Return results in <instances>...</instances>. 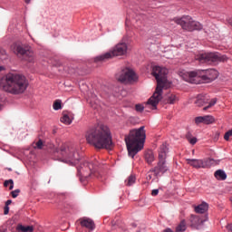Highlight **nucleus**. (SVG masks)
Masks as SVG:
<instances>
[{
	"label": "nucleus",
	"instance_id": "f257e3e1",
	"mask_svg": "<svg viewBox=\"0 0 232 232\" xmlns=\"http://www.w3.org/2000/svg\"><path fill=\"white\" fill-rule=\"evenodd\" d=\"M169 71L166 67L154 66L152 67L151 75L157 81V87L153 95L146 102L147 111L150 110H157V105L162 101L163 90L171 88V82L168 81Z\"/></svg>",
	"mask_w": 232,
	"mask_h": 232
},
{
	"label": "nucleus",
	"instance_id": "f03ea898",
	"mask_svg": "<svg viewBox=\"0 0 232 232\" xmlns=\"http://www.w3.org/2000/svg\"><path fill=\"white\" fill-rule=\"evenodd\" d=\"M88 144L96 148V150H112L113 140H111V131L104 124H98L90 128L85 135Z\"/></svg>",
	"mask_w": 232,
	"mask_h": 232
},
{
	"label": "nucleus",
	"instance_id": "7ed1b4c3",
	"mask_svg": "<svg viewBox=\"0 0 232 232\" xmlns=\"http://www.w3.org/2000/svg\"><path fill=\"white\" fill-rule=\"evenodd\" d=\"M0 88L11 95H21L28 88V80L23 74L9 72L1 78Z\"/></svg>",
	"mask_w": 232,
	"mask_h": 232
},
{
	"label": "nucleus",
	"instance_id": "20e7f679",
	"mask_svg": "<svg viewBox=\"0 0 232 232\" xmlns=\"http://www.w3.org/2000/svg\"><path fill=\"white\" fill-rule=\"evenodd\" d=\"M146 142V131L144 126L139 129H134L130 131L128 136H125V143L129 157L133 159L139 151L144 150V143Z\"/></svg>",
	"mask_w": 232,
	"mask_h": 232
},
{
	"label": "nucleus",
	"instance_id": "39448f33",
	"mask_svg": "<svg viewBox=\"0 0 232 232\" xmlns=\"http://www.w3.org/2000/svg\"><path fill=\"white\" fill-rule=\"evenodd\" d=\"M53 153L57 160L69 164L70 166H75L81 160V155L73 145L63 144L60 149H55Z\"/></svg>",
	"mask_w": 232,
	"mask_h": 232
},
{
	"label": "nucleus",
	"instance_id": "423d86ee",
	"mask_svg": "<svg viewBox=\"0 0 232 232\" xmlns=\"http://www.w3.org/2000/svg\"><path fill=\"white\" fill-rule=\"evenodd\" d=\"M183 81L197 84V79H202L205 82H213L218 77V71L215 69L198 70L192 72H186L181 74Z\"/></svg>",
	"mask_w": 232,
	"mask_h": 232
},
{
	"label": "nucleus",
	"instance_id": "0eeeda50",
	"mask_svg": "<svg viewBox=\"0 0 232 232\" xmlns=\"http://www.w3.org/2000/svg\"><path fill=\"white\" fill-rule=\"evenodd\" d=\"M168 153H169V148H168V144L163 143L159 150L158 165L150 170L152 173H154L155 177H162L164 173L169 171V167H168V164L166 163Z\"/></svg>",
	"mask_w": 232,
	"mask_h": 232
},
{
	"label": "nucleus",
	"instance_id": "6e6552de",
	"mask_svg": "<svg viewBox=\"0 0 232 232\" xmlns=\"http://www.w3.org/2000/svg\"><path fill=\"white\" fill-rule=\"evenodd\" d=\"M99 169V161L96 159H92L89 161H82L78 169V175L88 179L90 177H96L99 179L101 174L97 171Z\"/></svg>",
	"mask_w": 232,
	"mask_h": 232
},
{
	"label": "nucleus",
	"instance_id": "1a4fd4ad",
	"mask_svg": "<svg viewBox=\"0 0 232 232\" xmlns=\"http://www.w3.org/2000/svg\"><path fill=\"white\" fill-rule=\"evenodd\" d=\"M174 22L176 24L181 25V28L187 32H195V30L200 31L204 28L202 24L194 21L189 15H185L181 18H174Z\"/></svg>",
	"mask_w": 232,
	"mask_h": 232
},
{
	"label": "nucleus",
	"instance_id": "9d476101",
	"mask_svg": "<svg viewBox=\"0 0 232 232\" xmlns=\"http://www.w3.org/2000/svg\"><path fill=\"white\" fill-rule=\"evenodd\" d=\"M128 53V44L124 42H120L112 48L111 52L105 53L95 58V61H107L112 57H119L121 55H126Z\"/></svg>",
	"mask_w": 232,
	"mask_h": 232
},
{
	"label": "nucleus",
	"instance_id": "9b49d317",
	"mask_svg": "<svg viewBox=\"0 0 232 232\" xmlns=\"http://www.w3.org/2000/svg\"><path fill=\"white\" fill-rule=\"evenodd\" d=\"M116 80L122 84H133L137 81V73L133 69L125 67L116 74Z\"/></svg>",
	"mask_w": 232,
	"mask_h": 232
},
{
	"label": "nucleus",
	"instance_id": "f8f14e48",
	"mask_svg": "<svg viewBox=\"0 0 232 232\" xmlns=\"http://www.w3.org/2000/svg\"><path fill=\"white\" fill-rule=\"evenodd\" d=\"M197 59L199 63L211 64V63H224L227 61V56L218 53H204L199 54Z\"/></svg>",
	"mask_w": 232,
	"mask_h": 232
},
{
	"label": "nucleus",
	"instance_id": "ddd939ff",
	"mask_svg": "<svg viewBox=\"0 0 232 232\" xmlns=\"http://www.w3.org/2000/svg\"><path fill=\"white\" fill-rule=\"evenodd\" d=\"M14 53L24 61L28 63L34 62V53L30 50V47H26L20 44H14Z\"/></svg>",
	"mask_w": 232,
	"mask_h": 232
},
{
	"label": "nucleus",
	"instance_id": "4468645a",
	"mask_svg": "<svg viewBox=\"0 0 232 232\" xmlns=\"http://www.w3.org/2000/svg\"><path fill=\"white\" fill-rule=\"evenodd\" d=\"M187 164L195 168L196 169H206V168H211L213 164H215V160L213 159H203V160H197V159H187Z\"/></svg>",
	"mask_w": 232,
	"mask_h": 232
},
{
	"label": "nucleus",
	"instance_id": "2eb2a0df",
	"mask_svg": "<svg viewBox=\"0 0 232 232\" xmlns=\"http://www.w3.org/2000/svg\"><path fill=\"white\" fill-rule=\"evenodd\" d=\"M190 227H193L194 229H202V227L204 226V222H208V216L203 218L199 216H194L191 215L190 217Z\"/></svg>",
	"mask_w": 232,
	"mask_h": 232
},
{
	"label": "nucleus",
	"instance_id": "dca6fc26",
	"mask_svg": "<svg viewBox=\"0 0 232 232\" xmlns=\"http://www.w3.org/2000/svg\"><path fill=\"white\" fill-rule=\"evenodd\" d=\"M196 124H213L215 118L211 115L198 116L195 118Z\"/></svg>",
	"mask_w": 232,
	"mask_h": 232
},
{
	"label": "nucleus",
	"instance_id": "f3484780",
	"mask_svg": "<svg viewBox=\"0 0 232 232\" xmlns=\"http://www.w3.org/2000/svg\"><path fill=\"white\" fill-rule=\"evenodd\" d=\"M80 224L82 227H86V229H89V231H93V229H95V222L88 218L80 219Z\"/></svg>",
	"mask_w": 232,
	"mask_h": 232
},
{
	"label": "nucleus",
	"instance_id": "a211bd4d",
	"mask_svg": "<svg viewBox=\"0 0 232 232\" xmlns=\"http://www.w3.org/2000/svg\"><path fill=\"white\" fill-rule=\"evenodd\" d=\"M164 102L165 104H176V102H179V96L177 94L168 93L165 96Z\"/></svg>",
	"mask_w": 232,
	"mask_h": 232
},
{
	"label": "nucleus",
	"instance_id": "6ab92c4d",
	"mask_svg": "<svg viewBox=\"0 0 232 232\" xmlns=\"http://www.w3.org/2000/svg\"><path fill=\"white\" fill-rule=\"evenodd\" d=\"M61 122L66 125L72 124V121H73V116L70 112H63V117L61 118Z\"/></svg>",
	"mask_w": 232,
	"mask_h": 232
},
{
	"label": "nucleus",
	"instance_id": "aec40b11",
	"mask_svg": "<svg viewBox=\"0 0 232 232\" xmlns=\"http://www.w3.org/2000/svg\"><path fill=\"white\" fill-rule=\"evenodd\" d=\"M208 209H209V205H208L206 202H203L200 205L195 207L196 213H199L200 215L206 213Z\"/></svg>",
	"mask_w": 232,
	"mask_h": 232
},
{
	"label": "nucleus",
	"instance_id": "412c9836",
	"mask_svg": "<svg viewBox=\"0 0 232 232\" xmlns=\"http://www.w3.org/2000/svg\"><path fill=\"white\" fill-rule=\"evenodd\" d=\"M214 177L217 180H226V179H227V174H226V171L222 169H218L215 171Z\"/></svg>",
	"mask_w": 232,
	"mask_h": 232
},
{
	"label": "nucleus",
	"instance_id": "4be33fe9",
	"mask_svg": "<svg viewBox=\"0 0 232 232\" xmlns=\"http://www.w3.org/2000/svg\"><path fill=\"white\" fill-rule=\"evenodd\" d=\"M209 101V99H208L207 96H202L199 95L198 96V99L195 102L196 106H198L199 108L201 106H204V104H208V102Z\"/></svg>",
	"mask_w": 232,
	"mask_h": 232
},
{
	"label": "nucleus",
	"instance_id": "5701e85b",
	"mask_svg": "<svg viewBox=\"0 0 232 232\" xmlns=\"http://www.w3.org/2000/svg\"><path fill=\"white\" fill-rule=\"evenodd\" d=\"M146 160H147L148 164H151V162H153V160H155V154H153V150H147Z\"/></svg>",
	"mask_w": 232,
	"mask_h": 232
},
{
	"label": "nucleus",
	"instance_id": "b1692460",
	"mask_svg": "<svg viewBox=\"0 0 232 232\" xmlns=\"http://www.w3.org/2000/svg\"><path fill=\"white\" fill-rule=\"evenodd\" d=\"M186 229H188L186 220H181L180 223L176 227V232H184Z\"/></svg>",
	"mask_w": 232,
	"mask_h": 232
},
{
	"label": "nucleus",
	"instance_id": "393cba45",
	"mask_svg": "<svg viewBox=\"0 0 232 232\" xmlns=\"http://www.w3.org/2000/svg\"><path fill=\"white\" fill-rule=\"evenodd\" d=\"M16 229H17V231H22V232H34V227H32V226L24 227L23 225H19L16 227Z\"/></svg>",
	"mask_w": 232,
	"mask_h": 232
},
{
	"label": "nucleus",
	"instance_id": "a878e982",
	"mask_svg": "<svg viewBox=\"0 0 232 232\" xmlns=\"http://www.w3.org/2000/svg\"><path fill=\"white\" fill-rule=\"evenodd\" d=\"M136 180H137V178H135V175L131 174L125 180V186H133V184L136 182Z\"/></svg>",
	"mask_w": 232,
	"mask_h": 232
},
{
	"label": "nucleus",
	"instance_id": "bb28decb",
	"mask_svg": "<svg viewBox=\"0 0 232 232\" xmlns=\"http://www.w3.org/2000/svg\"><path fill=\"white\" fill-rule=\"evenodd\" d=\"M53 110H55L56 111L59 110H63V104L61 102V100H56L53 104Z\"/></svg>",
	"mask_w": 232,
	"mask_h": 232
},
{
	"label": "nucleus",
	"instance_id": "cd10ccee",
	"mask_svg": "<svg viewBox=\"0 0 232 232\" xmlns=\"http://www.w3.org/2000/svg\"><path fill=\"white\" fill-rule=\"evenodd\" d=\"M34 150H43L44 148V143L43 142V140H39L34 143Z\"/></svg>",
	"mask_w": 232,
	"mask_h": 232
},
{
	"label": "nucleus",
	"instance_id": "c85d7f7f",
	"mask_svg": "<svg viewBox=\"0 0 232 232\" xmlns=\"http://www.w3.org/2000/svg\"><path fill=\"white\" fill-rule=\"evenodd\" d=\"M215 104H217V98L212 99L208 105L203 108L204 111L209 110V108H212V106H215Z\"/></svg>",
	"mask_w": 232,
	"mask_h": 232
},
{
	"label": "nucleus",
	"instance_id": "c756f323",
	"mask_svg": "<svg viewBox=\"0 0 232 232\" xmlns=\"http://www.w3.org/2000/svg\"><path fill=\"white\" fill-rule=\"evenodd\" d=\"M187 139L190 144H197V138H191V133L187 134Z\"/></svg>",
	"mask_w": 232,
	"mask_h": 232
},
{
	"label": "nucleus",
	"instance_id": "7c9ffc66",
	"mask_svg": "<svg viewBox=\"0 0 232 232\" xmlns=\"http://www.w3.org/2000/svg\"><path fill=\"white\" fill-rule=\"evenodd\" d=\"M135 110L136 111H138L139 113H142V111H144V107L142 104H136L135 105Z\"/></svg>",
	"mask_w": 232,
	"mask_h": 232
},
{
	"label": "nucleus",
	"instance_id": "2f4dec72",
	"mask_svg": "<svg viewBox=\"0 0 232 232\" xmlns=\"http://www.w3.org/2000/svg\"><path fill=\"white\" fill-rule=\"evenodd\" d=\"M19 193H21V190L19 188H17L11 192V196L13 198H17V197H19Z\"/></svg>",
	"mask_w": 232,
	"mask_h": 232
},
{
	"label": "nucleus",
	"instance_id": "473e14b6",
	"mask_svg": "<svg viewBox=\"0 0 232 232\" xmlns=\"http://www.w3.org/2000/svg\"><path fill=\"white\" fill-rule=\"evenodd\" d=\"M229 137H232V129L225 133L224 135L225 140H229Z\"/></svg>",
	"mask_w": 232,
	"mask_h": 232
},
{
	"label": "nucleus",
	"instance_id": "72a5a7b5",
	"mask_svg": "<svg viewBox=\"0 0 232 232\" xmlns=\"http://www.w3.org/2000/svg\"><path fill=\"white\" fill-rule=\"evenodd\" d=\"M10 213V207L5 206L4 208V215H8Z\"/></svg>",
	"mask_w": 232,
	"mask_h": 232
},
{
	"label": "nucleus",
	"instance_id": "f704fd0d",
	"mask_svg": "<svg viewBox=\"0 0 232 232\" xmlns=\"http://www.w3.org/2000/svg\"><path fill=\"white\" fill-rule=\"evenodd\" d=\"M151 195L152 197H157V195H159V189H153Z\"/></svg>",
	"mask_w": 232,
	"mask_h": 232
},
{
	"label": "nucleus",
	"instance_id": "c9c22d12",
	"mask_svg": "<svg viewBox=\"0 0 232 232\" xmlns=\"http://www.w3.org/2000/svg\"><path fill=\"white\" fill-rule=\"evenodd\" d=\"M9 189H10V190L14 189V180H13V179H10V187H9Z\"/></svg>",
	"mask_w": 232,
	"mask_h": 232
},
{
	"label": "nucleus",
	"instance_id": "e433bc0d",
	"mask_svg": "<svg viewBox=\"0 0 232 232\" xmlns=\"http://www.w3.org/2000/svg\"><path fill=\"white\" fill-rule=\"evenodd\" d=\"M9 184H10V179L5 180V183H4V186H5V188H8V185H9Z\"/></svg>",
	"mask_w": 232,
	"mask_h": 232
},
{
	"label": "nucleus",
	"instance_id": "4c0bfd02",
	"mask_svg": "<svg viewBox=\"0 0 232 232\" xmlns=\"http://www.w3.org/2000/svg\"><path fill=\"white\" fill-rule=\"evenodd\" d=\"M227 229L228 231L232 232V224H228V225L227 226Z\"/></svg>",
	"mask_w": 232,
	"mask_h": 232
},
{
	"label": "nucleus",
	"instance_id": "58836bf2",
	"mask_svg": "<svg viewBox=\"0 0 232 232\" xmlns=\"http://www.w3.org/2000/svg\"><path fill=\"white\" fill-rule=\"evenodd\" d=\"M10 204H12V199H8V200L5 202V207L8 208V206H10Z\"/></svg>",
	"mask_w": 232,
	"mask_h": 232
},
{
	"label": "nucleus",
	"instance_id": "ea45409f",
	"mask_svg": "<svg viewBox=\"0 0 232 232\" xmlns=\"http://www.w3.org/2000/svg\"><path fill=\"white\" fill-rule=\"evenodd\" d=\"M125 26H130V20L128 18H126Z\"/></svg>",
	"mask_w": 232,
	"mask_h": 232
},
{
	"label": "nucleus",
	"instance_id": "a19ab883",
	"mask_svg": "<svg viewBox=\"0 0 232 232\" xmlns=\"http://www.w3.org/2000/svg\"><path fill=\"white\" fill-rule=\"evenodd\" d=\"M227 23H228V24H229L230 26H232V18H228V19H227Z\"/></svg>",
	"mask_w": 232,
	"mask_h": 232
},
{
	"label": "nucleus",
	"instance_id": "79ce46f5",
	"mask_svg": "<svg viewBox=\"0 0 232 232\" xmlns=\"http://www.w3.org/2000/svg\"><path fill=\"white\" fill-rule=\"evenodd\" d=\"M24 1H25L26 5H30L31 0H24Z\"/></svg>",
	"mask_w": 232,
	"mask_h": 232
}]
</instances>
